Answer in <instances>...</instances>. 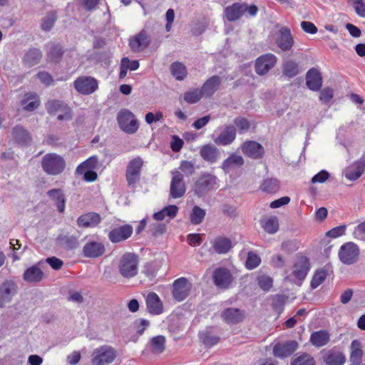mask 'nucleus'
I'll return each mask as SVG.
<instances>
[{"mask_svg":"<svg viewBox=\"0 0 365 365\" xmlns=\"http://www.w3.org/2000/svg\"><path fill=\"white\" fill-rule=\"evenodd\" d=\"M41 165L43 172L49 175L61 174L66 165L64 158L55 153H50L43 155Z\"/></svg>","mask_w":365,"mask_h":365,"instance_id":"f257e3e1","label":"nucleus"},{"mask_svg":"<svg viewBox=\"0 0 365 365\" xmlns=\"http://www.w3.org/2000/svg\"><path fill=\"white\" fill-rule=\"evenodd\" d=\"M138 264L139 257L136 254L125 252L118 262V272L125 279L133 278L138 274Z\"/></svg>","mask_w":365,"mask_h":365,"instance_id":"f03ea898","label":"nucleus"},{"mask_svg":"<svg viewBox=\"0 0 365 365\" xmlns=\"http://www.w3.org/2000/svg\"><path fill=\"white\" fill-rule=\"evenodd\" d=\"M217 178L210 173L202 174L194 183L193 191L199 197H203L212 190L216 188Z\"/></svg>","mask_w":365,"mask_h":365,"instance_id":"7ed1b4c3","label":"nucleus"},{"mask_svg":"<svg viewBox=\"0 0 365 365\" xmlns=\"http://www.w3.org/2000/svg\"><path fill=\"white\" fill-rule=\"evenodd\" d=\"M119 128L126 133L133 134L139 128L138 120L134 114L128 109H121L117 115Z\"/></svg>","mask_w":365,"mask_h":365,"instance_id":"20e7f679","label":"nucleus"},{"mask_svg":"<svg viewBox=\"0 0 365 365\" xmlns=\"http://www.w3.org/2000/svg\"><path fill=\"white\" fill-rule=\"evenodd\" d=\"M73 87L78 93L88 96L98 89V81L92 76H81L73 81Z\"/></svg>","mask_w":365,"mask_h":365,"instance_id":"39448f33","label":"nucleus"},{"mask_svg":"<svg viewBox=\"0 0 365 365\" xmlns=\"http://www.w3.org/2000/svg\"><path fill=\"white\" fill-rule=\"evenodd\" d=\"M116 358V351L110 346H101L93 354V365H105L112 363Z\"/></svg>","mask_w":365,"mask_h":365,"instance_id":"423d86ee","label":"nucleus"},{"mask_svg":"<svg viewBox=\"0 0 365 365\" xmlns=\"http://www.w3.org/2000/svg\"><path fill=\"white\" fill-rule=\"evenodd\" d=\"M143 160L140 157L132 159L128 164L125 170V178L128 186H132L140 180L141 170Z\"/></svg>","mask_w":365,"mask_h":365,"instance_id":"0eeeda50","label":"nucleus"},{"mask_svg":"<svg viewBox=\"0 0 365 365\" xmlns=\"http://www.w3.org/2000/svg\"><path fill=\"white\" fill-rule=\"evenodd\" d=\"M359 249L354 242H346L339 249V257L341 262L345 264H352L359 258Z\"/></svg>","mask_w":365,"mask_h":365,"instance_id":"6e6552de","label":"nucleus"},{"mask_svg":"<svg viewBox=\"0 0 365 365\" xmlns=\"http://www.w3.org/2000/svg\"><path fill=\"white\" fill-rule=\"evenodd\" d=\"M171 174L172 180L170 187V196L175 199L182 197L186 192L183 175L177 170H173Z\"/></svg>","mask_w":365,"mask_h":365,"instance_id":"1a4fd4ad","label":"nucleus"},{"mask_svg":"<svg viewBox=\"0 0 365 365\" xmlns=\"http://www.w3.org/2000/svg\"><path fill=\"white\" fill-rule=\"evenodd\" d=\"M212 280L214 284L218 289H227L230 287L233 281V277L227 268L218 267L213 272Z\"/></svg>","mask_w":365,"mask_h":365,"instance_id":"9d476101","label":"nucleus"},{"mask_svg":"<svg viewBox=\"0 0 365 365\" xmlns=\"http://www.w3.org/2000/svg\"><path fill=\"white\" fill-rule=\"evenodd\" d=\"M11 140L14 144L20 147H28L32 143V136L29 131L21 125L12 128Z\"/></svg>","mask_w":365,"mask_h":365,"instance_id":"9b49d317","label":"nucleus"},{"mask_svg":"<svg viewBox=\"0 0 365 365\" xmlns=\"http://www.w3.org/2000/svg\"><path fill=\"white\" fill-rule=\"evenodd\" d=\"M277 62V58L275 55L268 53L260 56L256 59L255 68V72L263 76L274 68Z\"/></svg>","mask_w":365,"mask_h":365,"instance_id":"f8f14e48","label":"nucleus"},{"mask_svg":"<svg viewBox=\"0 0 365 365\" xmlns=\"http://www.w3.org/2000/svg\"><path fill=\"white\" fill-rule=\"evenodd\" d=\"M17 291L18 286L12 280H6L0 284V307L3 308L6 303L10 302Z\"/></svg>","mask_w":365,"mask_h":365,"instance_id":"ddd939ff","label":"nucleus"},{"mask_svg":"<svg viewBox=\"0 0 365 365\" xmlns=\"http://www.w3.org/2000/svg\"><path fill=\"white\" fill-rule=\"evenodd\" d=\"M191 284L185 277H180L173 282V296L178 302L183 301L189 294Z\"/></svg>","mask_w":365,"mask_h":365,"instance_id":"4468645a","label":"nucleus"},{"mask_svg":"<svg viewBox=\"0 0 365 365\" xmlns=\"http://www.w3.org/2000/svg\"><path fill=\"white\" fill-rule=\"evenodd\" d=\"M133 227L125 224L112 229L108 235V239L112 243H118L128 239L133 234Z\"/></svg>","mask_w":365,"mask_h":365,"instance_id":"2eb2a0df","label":"nucleus"},{"mask_svg":"<svg viewBox=\"0 0 365 365\" xmlns=\"http://www.w3.org/2000/svg\"><path fill=\"white\" fill-rule=\"evenodd\" d=\"M294 41L291 30L287 26H282L276 38V44L282 51H289L294 45Z\"/></svg>","mask_w":365,"mask_h":365,"instance_id":"dca6fc26","label":"nucleus"},{"mask_svg":"<svg viewBox=\"0 0 365 365\" xmlns=\"http://www.w3.org/2000/svg\"><path fill=\"white\" fill-rule=\"evenodd\" d=\"M298 349V343L290 340L284 343H277L273 347V355L279 359L290 356Z\"/></svg>","mask_w":365,"mask_h":365,"instance_id":"f3484780","label":"nucleus"},{"mask_svg":"<svg viewBox=\"0 0 365 365\" xmlns=\"http://www.w3.org/2000/svg\"><path fill=\"white\" fill-rule=\"evenodd\" d=\"M241 150L246 156L256 160L262 158L264 154L263 146L254 140L245 141L241 145Z\"/></svg>","mask_w":365,"mask_h":365,"instance_id":"a211bd4d","label":"nucleus"},{"mask_svg":"<svg viewBox=\"0 0 365 365\" xmlns=\"http://www.w3.org/2000/svg\"><path fill=\"white\" fill-rule=\"evenodd\" d=\"M151 42L150 36L143 29L129 41V46L134 52H140L149 46Z\"/></svg>","mask_w":365,"mask_h":365,"instance_id":"6ab92c4d","label":"nucleus"},{"mask_svg":"<svg viewBox=\"0 0 365 365\" xmlns=\"http://www.w3.org/2000/svg\"><path fill=\"white\" fill-rule=\"evenodd\" d=\"M106 252L105 245L102 242L88 241L83 247L82 254L88 258H98Z\"/></svg>","mask_w":365,"mask_h":365,"instance_id":"aec40b11","label":"nucleus"},{"mask_svg":"<svg viewBox=\"0 0 365 365\" xmlns=\"http://www.w3.org/2000/svg\"><path fill=\"white\" fill-rule=\"evenodd\" d=\"M310 269V262L307 257L298 255L293 266L292 274L295 278L302 281Z\"/></svg>","mask_w":365,"mask_h":365,"instance_id":"412c9836","label":"nucleus"},{"mask_svg":"<svg viewBox=\"0 0 365 365\" xmlns=\"http://www.w3.org/2000/svg\"><path fill=\"white\" fill-rule=\"evenodd\" d=\"M237 135V130L233 125H225L220 135L214 139V142L217 145H229L232 144Z\"/></svg>","mask_w":365,"mask_h":365,"instance_id":"4be33fe9","label":"nucleus"},{"mask_svg":"<svg viewBox=\"0 0 365 365\" xmlns=\"http://www.w3.org/2000/svg\"><path fill=\"white\" fill-rule=\"evenodd\" d=\"M42 264H43V261L41 260L37 264L27 268L23 274V279L31 284L40 282L44 277V273L40 268V265Z\"/></svg>","mask_w":365,"mask_h":365,"instance_id":"5701e85b","label":"nucleus"},{"mask_svg":"<svg viewBox=\"0 0 365 365\" xmlns=\"http://www.w3.org/2000/svg\"><path fill=\"white\" fill-rule=\"evenodd\" d=\"M102 221L101 215L95 212H89L80 215L76 220L78 227L82 228L96 227Z\"/></svg>","mask_w":365,"mask_h":365,"instance_id":"b1692460","label":"nucleus"},{"mask_svg":"<svg viewBox=\"0 0 365 365\" xmlns=\"http://www.w3.org/2000/svg\"><path fill=\"white\" fill-rule=\"evenodd\" d=\"M221 317L227 324H237L243 321L245 313L240 309L229 307L221 313Z\"/></svg>","mask_w":365,"mask_h":365,"instance_id":"393cba45","label":"nucleus"},{"mask_svg":"<svg viewBox=\"0 0 365 365\" xmlns=\"http://www.w3.org/2000/svg\"><path fill=\"white\" fill-rule=\"evenodd\" d=\"M222 83L221 78L217 75L210 77L202 86L200 90L205 98H211L218 90Z\"/></svg>","mask_w":365,"mask_h":365,"instance_id":"a878e982","label":"nucleus"},{"mask_svg":"<svg viewBox=\"0 0 365 365\" xmlns=\"http://www.w3.org/2000/svg\"><path fill=\"white\" fill-rule=\"evenodd\" d=\"M306 84L313 91H318L321 89L322 77L318 69L312 68L307 71L306 74Z\"/></svg>","mask_w":365,"mask_h":365,"instance_id":"bb28decb","label":"nucleus"},{"mask_svg":"<svg viewBox=\"0 0 365 365\" xmlns=\"http://www.w3.org/2000/svg\"><path fill=\"white\" fill-rule=\"evenodd\" d=\"M146 306L150 314L158 315L163 312V305L158 295L155 292L148 293L146 299Z\"/></svg>","mask_w":365,"mask_h":365,"instance_id":"cd10ccee","label":"nucleus"},{"mask_svg":"<svg viewBox=\"0 0 365 365\" xmlns=\"http://www.w3.org/2000/svg\"><path fill=\"white\" fill-rule=\"evenodd\" d=\"M201 158L211 164L216 163L220 156L219 149L212 144L203 145L200 150Z\"/></svg>","mask_w":365,"mask_h":365,"instance_id":"c85d7f7f","label":"nucleus"},{"mask_svg":"<svg viewBox=\"0 0 365 365\" xmlns=\"http://www.w3.org/2000/svg\"><path fill=\"white\" fill-rule=\"evenodd\" d=\"M322 359L327 365H344L346 362L345 355L341 351L334 349L325 352Z\"/></svg>","mask_w":365,"mask_h":365,"instance_id":"c756f323","label":"nucleus"},{"mask_svg":"<svg viewBox=\"0 0 365 365\" xmlns=\"http://www.w3.org/2000/svg\"><path fill=\"white\" fill-rule=\"evenodd\" d=\"M211 243L214 251L219 255L226 254L232 248V242L226 237H217Z\"/></svg>","mask_w":365,"mask_h":365,"instance_id":"7c9ffc66","label":"nucleus"},{"mask_svg":"<svg viewBox=\"0 0 365 365\" xmlns=\"http://www.w3.org/2000/svg\"><path fill=\"white\" fill-rule=\"evenodd\" d=\"M244 163V158L241 155L233 153L222 162L221 168L225 173H229L234 168L242 166Z\"/></svg>","mask_w":365,"mask_h":365,"instance_id":"2f4dec72","label":"nucleus"},{"mask_svg":"<svg viewBox=\"0 0 365 365\" xmlns=\"http://www.w3.org/2000/svg\"><path fill=\"white\" fill-rule=\"evenodd\" d=\"M42 52L39 48H31L24 55L23 63L28 67H32L40 63Z\"/></svg>","mask_w":365,"mask_h":365,"instance_id":"473e14b6","label":"nucleus"},{"mask_svg":"<svg viewBox=\"0 0 365 365\" xmlns=\"http://www.w3.org/2000/svg\"><path fill=\"white\" fill-rule=\"evenodd\" d=\"M329 340L330 334L327 330L314 331L309 339L310 343L317 348L327 345Z\"/></svg>","mask_w":365,"mask_h":365,"instance_id":"72a5a7b5","label":"nucleus"},{"mask_svg":"<svg viewBox=\"0 0 365 365\" xmlns=\"http://www.w3.org/2000/svg\"><path fill=\"white\" fill-rule=\"evenodd\" d=\"M47 58L48 60L53 63H59L64 53L63 47L59 43L51 42L48 44Z\"/></svg>","mask_w":365,"mask_h":365,"instance_id":"f704fd0d","label":"nucleus"},{"mask_svg":"<svg viewBox=\"0 0 365 365\" xmlns=\"http://www.w3.org/2000/svg\"><path fill=\"white\" fill-rule=\"evenodd\" d=\"M47 195L54 201L57 210L62 213L65 210L66 197L61 189H51L47 192Z\"/></svg>","mask_w":365,"mask_h":365,"instance_id":"c9c22d12","label":"nucleus"},{"mask_svg":"<svg viewBox=\"0 0 365 365\" xmlns=\"http://www.w3.org/2000/svg\"><path fill=\"white\" fill-rule=\"evenodd\" d=\"M245 9L242 4L234 3L225 9V14L229 21H235L245 14Z\"/></svg>","mask_w":365,"mask_h":365,"instance_id":"e433bc0d","label":"nucleus"},{"mask_svg":"<svg viewBox=\"0 0 365 365\" xmlns=\"http://www.w3.org/2000/svg\"><path fill=\"white\" fill-rule=\"evenodd\" d=\"M290 365H317L314 358L307 352L295 354L291 359Z\"/></svg>","mask_w":365,"mask_h":365,"instance_id":"4c0bfd02","label":"nucleus"},{"mask_svg":"<svg viewBox=\"0 0 365 365\" xmlns=\"http://www.w3.org/2000/svg\"><path fill=\"white\" fill-rule=\"evenodd\" d=\"M350 361L353 365H360L363 356L361 342L356 339L353 340L351 344Z\"/></svg>","mask_w":365,"mask_h":365,"instance_id":"58836bf2","label":"nucleus"},{"mask_svg":"<svg viewBox=\"0 0 365 365\" xmlns=\"http://www.w3.org/2000/svg\"><path fill=\"white\" fill-rule=\"evenodd\" d=\"M260 223L265 232L269 234H274L279 230L278 218L276 216L262 217Z\"/></svg>","mask_w":365,"mask_h":365,"instance_id":"ea45409f","label":"nucleus"},{"mask_svg":"<svg viewBox=\"0 0 365 365\" xmlns=\"http://www.w3.org/2000/svg\"><path fill=\"white\" fill-rule=\"evenodd\" d=\"M282 73L289 78H294L299 73V64L295 61L287 59L282 63Z\"/></svg>","mask_w":365,"mask_h":365,"instance_id":"a19ab883","label":"nucleus"},{"mask_svg":"<svg viewBox=\"0 0 365 365\" xmlns=\"http://www.w3.org/2000/svg\"><path fill=\"white\" fill-rule=\"evenodd\" d=\"M170 73L177 81L184 80L187 75L186 66L178 61L173 62L170 65Z\"/></svg>","mask_w":365,"mask_h":365,"instance_id":"79ce46f5","label":"nucleus"},{"mask_svg":"<svg viewBox=\"0 0 365 365\" xmlns=\"http://www.w3.org/2000/svg\"><path fill=\"white\" fill-rule=\"evenodd\" d=\"M165 337L163 335H158L151 338L150 346L152 353L161 354L165 349Z\"/></svg>","mask_w":365,"mask_h":365,"instance_id":"37998d69","label":"nucleus"},{"mask_svg":"<svg viewBox=\"0 0 365 365\" xmlns=\"http://www.w3.org/2000/svg\"><path fill=\"white\" fill-rule=\"evenodd\" d=\"M364 169V162H356L353 168H350L346 171L345 177L350 180H356L361 176Z\"/></svg>","mask_w":365,"mask_h":365,"instance_id":"c03bdc74","label":"nucleus"},{"mask_svg":"<svg viewBox=\"0 0 365 365\" xmlns=\"http://www.w3.org/2000/svg\"><path fill=\"white\" fill-rule=\"evenodd\" d=\"M178 212V207L176 205H170L165 207L160 211L154 213L153 218L158 221L165 219V217L174 218Z\"/></svg>","mask_w":365,"mask_h":365,"instance_id":"a18cd8bd","label":"nucleus"},{"mask_svg":"<svg viewBox=\"0 0 365 365\" xmlns=\"http://www.w3.org/2000/svg\"><path fill=\"white\" fill-rule=\"evenodd\" d=\"M259 189L266 193H275L279 189V181L277 178H266L262 182Z\"/></svg>","mask_w":365,"mask_h":365,"instance_id":"49530a36","label":"nucleus"},{"mask_svg":"<svg viewBox=\"0 0 365 365\" xmlns=\"http://www.w3.org/2000/svg\"><path fill=\"white\" fill-rule=\"evenodd\" d=\"M200 341L206 346L211 347L217 344L220 341L218 336L212 334L208 330L202 331L199 333Z\"/></svg>","mask_w":365,"mask_h":365,"instance_id":"de8ad7c7","label":"nucleus"},{"mask_svg":"<svg viewBox=\"0 0 365 365\" xmlns=\"http://www.w3.org/2000/svg\"><path fill=\"white\" fill-rule=\"evenodd\" d=\"M288 297L283 294H275L272 297V309L277 313V314H280L284 311V307L287 300Z\"/></svg>","mask_w":365,"mask_h":365,"instance_id":"09e8293b","label":"nucleus"},{"mask_svg":"<svg viewBox=\"0 0 365 365\" xmlns=\"http://www.w3.org/2000/svg\"><path fill=\"white\" fill-rule=\"evenodd\" d=\"M97 157L91 156L77 166L76 173L78 174H83L86 170L95 169L97 167Z\"/></svg>","mask_w":365,"mask_h":365,"instance_id":"8fccbe9b","label":"nucleus"},{"mask_svg":"<svg viewBox=\"0 0 365 365\" xmlns=\"http://www.w3.org/2000/svg\"><path fill=\"white\" fill-rule=\"evenodd\" d=\"M56 19V12L54 11H50L42 20L41 24V29L44 31H49L53 28Z\"/></svg>","mask_w":365,"mask_h":365,"instance_id":"3c124183","label":"nucleus"},{"mask_svg":"<svg viewBox=\"0 0 365 365\" xmlns=\"http://www.w3.org/2000/svg\"><path fill=\"white\" fill-rule=\"evenodd\" d=\"M206 212L205 210L202 209L199 206H194L190 216L191 223L192 225L200 224L203 221Z\"/></svg>","mask_w":365,"mask_h":365,"instance_id":"603ef678","label":"nucleus"},{"mask_svg":"<svg viewBox=\"0 0 365 365\" xmlns=\"http://www.w3.org/2000/svg\"><path fill=\"white\" fill-rule=\"evenodd\" d=\"M68 106L58 100H51L46 103V108L50 115H55L58 110H64Z\"/></svg>","mask_w":365,"mask_h":365,"instance_id":"864d4df0","label":"nucleus"},{"mask_svg":"<svg viewBox=\"0 0 365 365\" xmlns=\"http://www.w3.org/2000/svg\"><path fill=\"white\" fill-rule=\"evenodd\" d=\"M36 95L34 93H27L26 98L22 100V105L24 109L28 111H33L39 106V101L36 99Z\"/></svg>","mask_w":365,"mask_h":365,"instance_id":"5fc2aeb1","label":"nucleus"},{"mask_svg":"<svg viewBox=\"0 0 365 365\" xmlns=\"http://www.w3.org/2000/svg\"><path fill=\"white\" fill-rule=\"evenodd\" d=\"M328 275L327 271L324 269L317 270L311 280V287L312 289L317 288L321 284L324 282Z\"/></svg>","mask_w":365,"mask_h":365,"instance_id":"6e6d98bb","label":"nucleus"},{"mask_svg":"<svg viewBox=\"0 0 365 365\" xmlns=\"http://www.w3.org/2000/svg\"><path fill=\"white\" fill-rule=\"evenodd\" d=\"M204 97L201 90L196 88L192 91H187L184 93V101L188 103L193 104L197 103L200 99Z\"/></svg>","mask_w":365,"mask_h":365,"instance_id":"4d7b16f0","label":"nucleus"},{"mask_svg":"<svg viewBox=\"0 0 365 365\" xmlns=\"http://www.w3.org/2000/svg\"><path fill=\"white\" fill-rule=\"evenodd\" d=\"M57 240L68 250H74L78 246V238L75 236H59Z\"/></svg>","mask_w":365,"mask_h":365,"instance_id":"13d9d810","label":"nucleus"},{"mask_svg":"<svg viewBox=\"0 0 365 365\" xmlns=\"http://www.w3.org/2000/svg\"><path fill=\"white\" fill-rule=\"evenodd\" d=\"M233 123L237 128L240 134H244L247 133L250 128V122L244 117L239 116L235 118L233 120Z\"/></svg>","mask_w":365,"mask_h":365,"instance_id":"bf43d9fd","label":"nucleus"},{"mask_svg":"<svg viewBox=\"0 0 365 365\" xmlns=\"http://www.w3.org/2000/svg\"><path fill=\"white\" fill-rule=\"evenodd\" d=\"M261 262L260 257L255 252L250 251L248 252L245 262V266L248 269H253L259 265Z\"/></svg>","mask_w":365,"mask_h":365,"instance_id":"052dcab7","label":"nucleus"},{"mask_svg":"<svg viewBox=\"0 0 365 365\" xmlns=\"http://www.w3.org/2000/svg\"><path fill=\"white\" fill-rule=\"evenodd\" d=\"M348 4H351L355 13L360 17H365V4L364 0H347Z\"/></svg>","mask_w":365,"mask_h":365,"instance_id":"680f3d73","label":"nucleus"},{"mask_svg":"<svg viewBox=\"0 0 365 365\" xmlns=\"http://www.w3.org/2000/svg\"><path fill=\"white\" fill-rule=\"evenodd\" d=\"M180 170L183 176L190 177L195 173V168L194 164L187 160H182L180 163Z\"/></svg>","mask_w":365,"mask_h":365,"instance_id":"e2e57ef3","label":"nucleus"},{"mask_svg":"<svg viewBox=\"0 0 365 365\" xmlns=\"http://www.w3.org/2000/svg\"><path fill=\"white\" fill-rule=\"evenodd\" d=\"M257 282L259 287L264 292L269 291L273 286V279L269 276H259Z\"/></svg>","mask_w":365,"mask_h":365,"instance_id":"0e129e2a","label":"nucleus"},{"mask_svg":"<svg viewBox=\"0 0 365 365\" xmlns=\"http://www.w3.org/2000/svg\"><path fill=\"white\" fill-rule=\"evenodd\" d=\"M346 229V225L337 226V227H335L332 228L331 230H329L326 233V235L328 237H330L332 238H336V237H340V236H342L343 235H344Z\"/></svg>","mask_w":365,"mask_h":365,"instance_id":"69168bd1","label":"nucleus"},{"mask_svg":"<svg viewBox=\"0 0 365 365\" xmlns=\"http://www.w3.org/2000/svg\"><path fill=\"white\" fill-rule=\"evenodd\" d=\"M334 91L331 88H325L320 91L319 100L324 103H329L333 98Z\"/></svg>","mask_w":365,"mask_h":365,"instance_id":"338daca9","label":"nucleus"},{"mask_svg":"<svg viewBox=\"0 0 365 365\" xmlns=\"http://www.w3.org/2000/svg\"><path fill=\"white\" fill-rule=\"evenodd\" d=\"M184 145V141L178 135H173L170 142V148L173 152H179Z\"/></svg>","mask_w":365,"mask_h":365,"instance_id":"774afa93","label":"nucleus"}]
</instances>
